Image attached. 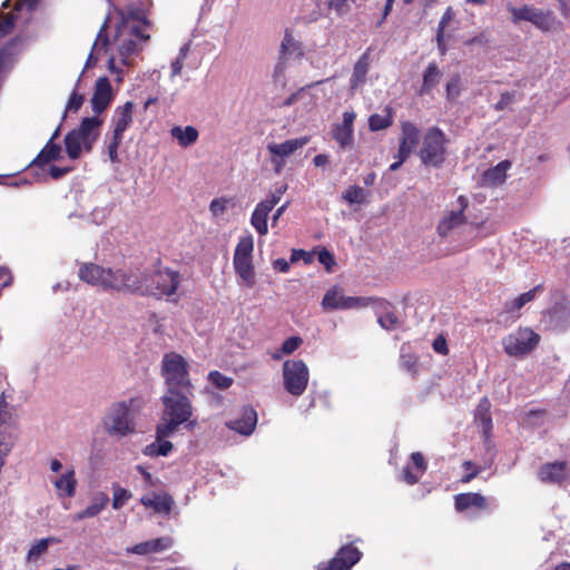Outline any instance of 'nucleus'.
<instances>
[{
	"instance_id": "1",
	"label": "nucleus",
	"mask_w": 570,
	"mask_h": 570,
	"mask_svg": "<svg viewBox=\"0 0 570 570\" xmlns=\"http://www.w3.org/2000/svg\"><path fill=\"white\" fill-rule=\"evenodd\" d=\"M161 376L166 384V392H193L194 386L189 377V365L186 358L176 353H165L161 360Z\"/></svg>"
},
{
	"instance_id": "2",
	"label": "nucleus",
	"mask_w": 570,
	"mask_h": 570,
	"mask_svg": "<svg viewBox=\"0 0 570 570\" xmlns=\"http://www.w3.org/2000/svg\"><path fill=\"white\" fill-rule=\"evenodd\" d=\"M141 397H130L112 404L107 414L106 428L110 434L125 436L135 431V416L142 409Z\"/></svg>"
},
{
	"instance_id": "3",
	"label": "nucleus",
	"mask_w": 570,
	"mask_h": 570,
	"mask_svg": "<svg viewBox=\"0 0 570 570\" xmlns=\"http://www.w3.org/2000/svg\"><path fill=\"white\" fill-rule=\"evenodd\" d=\"M101 120L97 117H86L81 120L79 127L69 131L65 137L66 153L70 159H78L81 151H91L94 144L98 139V128Z\"/></svg>"
},
{
	"instance_id": "4",
	"label": "nucleus",
	"mask_w": 570,
	"mask_h": 570,
	"mask_svg": "<svg viewBox=\"0 0 570 570\" xmlns=\"http://www.w3.org/2000/svg\"><path fill=\"white\" fill-rule=\"evenodd\" d=\"M448 138L442 129L436 126L428 128L417 150V156L422 165L426 167L440 168L446 160Z\"/></svg>"
},
{
	"instance_id": "5",
	"label": "nucleus",
	"mask_w": 570,
	"mask_h": 570,
	"mask_svg": "<svg viewBox=\"0 0 570 570\" xmlns=\"http://www.w3.org/2000/svg\"><path fill=\"white\" fill-rule=\"evenodd\" d=\"M180 285V274L176 271L164 268L156 269L153 274H145L138 278V294L157 297L170 296Z\"/></svg>"
},
{
	"instance_id": "6",
	"label": "nucleus",
	"mask_w": 570,
	"mask_h": 570,
	"mask_svg": "<svg viewBox=\"0 0 570 570\" xmlns=\"http://www.w3.org/2000/svg\"><path fill=\"white\" fill-rule=\"evenodd\" d=\"M540 335L529 327H519L502 338L504 352L511 357H524L539 344Z\"/></svg>"
},
{
	"instance_id": "7",
	"label": "nucleus",
	"mask_w": 570,
	"mask_h": 570,
	"mask_svg": "<svg viewBox=\"0 0 570 570\" xmlns=\"http://www.w3.org/2000/svg\"><path fill=\"white\" fill-rule=\"evenodd\" d=\"M309 371L302 360H287L283 364L284 389L293 396H301L306 391Z\"/></svg>"
},
{
	"instance_id": "8",
	"label": "nucleus",
	"mask_w": 570,
	"mask_h": 570,
	"mask_svg": "<svg viewBox=\"0 0 570 570\" xmlns=\"http://www.w3.org/2000/svg\"><path fill=\"white\" fill-rule=\"evenodd\" d=\"M511 19L514 23L528 21L534 24L539 30L549 32L556 29L559 21L551 10H541L532 6L510 7Z\"/></svg>"
},
{
	"instance_id": "9",
	"label": "nucleus",
	"mask_w": 570,
	"mask_h": 570,
	"mask_svg": "<svg viewBox=\"0 0 570 570\" xmlns=\"http://www.w3.org/2000/svg\"><path fill=\"white\" fill-rule=\"evenodd\" d=\"M191 396L193 392H179L178 394L166 392L161 397L164 419H173L183 424L187 422L193 416Z\"/></svg>"
},
{
	"instance_id": "10",
	"label": "nucleus",
	"mask_w": 570,
	"mask_h": 570,
	"mask_svg": "<svg viewBox=\"0 0 570 570\" xmlns=\"http://www.w3.org/2000/svg\"><path fill=\"white\" fill-rule=\"evenodd\" d=\"M135 38L141 40H148L149 36L141 31L138 26H128L122 22L116 30L114 42L117 46L119 56L121 57V63L127 65V59L136 51L137 42Z\"/></svg>"
},
{
	"instance_id": "11",
	"label": "nucleus",
	"mask_w": 570,
	"mask_h": 570,
	"mask_svg": "<svg viewBox=\"0 0 570 570\" xmlns=\"http://www.w3.org/2000/svg\"><path fill=\"white\" fill-rule=\"evenodd\" d=\"M284 191L285 188H276L275 191L256 205L250 217V224L261 236H265L268 233V215L279 203Z\"/></svg>"
},
{
	"instance_id": "12",
	"label": "nucleus",
	"mask_w": 570,
	"mask_h": 570,
	"mask_svg": "<svg viewBox=\"0 0 570 570\" xmlns=\"http://www.w3.org/2000/svg\"><path fill=\"white\" fill-rule=\"evenodd\" d=\"M541 483L562 487L570 483V468L567 461H553L542 464L537 471Z\"/></svg>"
},
{
	"instance_id": "13",
	"label": "nucleus",
	"mask_w": 570,
	"mask_h": 570,
	"mask_svg": "<svg viewBox=\"0 0 570 570\" xmlns=\"http://www.w3.org/2000/svg\"><path fill=\"white\" fill-rule=\"evenodd\" d=\"M104 289L116 292H128L136 294L138 286V277L127 274L122 269L105 268V276L102 281Z\"/></svg>"
},
{
	"instance_id": "14",
	"label": "nucleus",
	"mask_w": 570,
	"mask_h": 570,
	"mask_svg": "<svg viewBox=\"0 0 570 570\" xmlns=\"http://www.w3.org/2000/svg\"><path fill=\"white\" fill-rule=\"evenodd\" d=\"M371 298L344 296L337 286L330 288L322 299L325 309H350L367 306Z\"/></svg>"
},
{
	"instance_id": "15",
	"label": "nucleus",
	"mask_w": 570,
	"mask_h": 570,
	"mask_svg": "<svg viewBox=\"0 0 570 570\" xmlns=\"http://www.w3.org/2000/svg\"><path fill=\"white\" fill-rule=\"evenodd\" d=\"M361 557L362 552L353 543H347L341 547L335 557L320 570H350Z\"/></svg>"
},
{
	"instance_id": "16",
	"label": "nucleus",
	"mask_w": 570,
	"mask_h": 570,
	"mask_svg": "<svg viewBox=\"0 0 570 570\" xmlns=\"http://www.w3.org/2000/svg\"><path fill=\"white\" fill-rule=\"evenodd\" d=\"M309 141L308 136L295 138V139H288L282 144H269L267 146L268 151L274 156L272 158V163L275 166V171L281 173L283 163L278 160L277 158H284L292 154H294L299 148H303L305 145H307Z\"/></svg>"
},
{
	"instance_id": "17",
	"label": "nucleus",
	"mask_w": 570,
	"mask_h": 570,
	"mask_svg": "<svg viewBox=\"0 0 570 570\" xmlns=\"http://www.w3.org/2000/svg\"><path fill=\"white\" fill-rule=\"evenodd\" d=\"M356 118L355 112L345 111L343 112V120L340 124L332 126V138L340 145L341 148L345 149L353 145L354 141V120Z\"/></svg>"
},
{
	"instance_id": "18",
	"label": "nucleus",
	"mask_w": 570,
	"mask_h": 570,
	"mask_svg": "<svg viewBox=\"0 0 570 570\" xmlns=\"http://www.w3.org/2000/svg\"><path fill=\"white\" fill-rule=\"evenodd\" d=\"M9 396L7 391L0 394V440L12 442L10 431L16 425L17 414L14 406L7 401Z\"/></svg>"
},
{
	"instance_id": "19",
	"label": "nucleus",
	"mask_w": 570,
	"mask_h": 570,
	"mask_svg": "<svg viewBox=\"0 0 570 570\" xmlns=\"http://www.w3.org/2000/svg\"><path fill=\"white\" fill-rule=\"evenodd\" d=\"M112 100V88L107 77H100L95 83L94 95L91 97V107L94 112H104Z\"/></svg>"
},
{
	"instance_id": "20",
	"label": "nucleus",
	"mask_w": 570,
	"mask_h": 570,
	"mask_svg": "<svg viewBox=\"0 0 570 570\" xmlns=\"http://www.w3.org/2000/svg\"><path fill=\"white\" fill-rule=\"evenodd\" d=\"M454 508L458 512L474 510L478 512L489 510L488 499L478 492H464L454 497Z\"/></svg>"
},
{
	"instance_id": "21",
	"label": "nucleus",
	"mask_w": 570,
	"mask_h": 570,
	"mask_svg": "<svg viewBox=\"0 0 570 570\" xmlns=\"http://www.w3.org/2000/svg\"><path fill=\"white\" fill-rule=\"evenodd\" d=\"M257 425V413L252 406H244L237 419L226 422V426L242 435H250Z\"/></svg>"
},
{
	"instance_id": "22",
	"label": "nucleus",
	"mask_w": 570,
	"mask_h": 570,
	"mask_svg": "<svg viewBox=\"0 0 570 570\" xmlns=\"http://www.w3.org/2000/svg\"><path fill=\"white\" fill-rule=\"evenodd\" d=\"M377 322L386 331L396 330L401 322L397 315L392 311V305L385 299H375Z\"/></svg>"
},
{
	"instance_id": "23",
	"label": "nucleus",
	"mask_w": 570,
	"mask_h": 570,
	"mask_svg": "<svg viewBox=\"0 0 570 570\" xmlns=\"http://www.w3.org/2000/svg\"><path fill=\"white\" fill-rule=\"evenodd\" d=\"M466 216L462 210H449L440 219L436 226V233L440 237H446L461 225L465 224Z\"/></svg>"
},
{
	"instance_id": "24",
	"label": "nucleus",
	"mask_w": 570,
	"mask_h": 570,
	"mask_svg": "<svg viewBox=\"0 0 570 570\" xmlns=\"http://www.w3.org/2000/svg\"><path fill=\"white\" fill-rule=\"evenodd\" d=\"M511 166L512 163L505 159L485 170L482 174L483 185L487 187H495L502 185L507 179V171L511 168Z\"/></svg>"
},
{
	"instance_id": "25",
	"label": "nucleus",
	"mask_w": 570,
	"mask_h": 570,
	"mask_svg": "<svg viewBox=\"0 0 570 570\" xmlns=\"http://www.w3.org/2000/svg\"><path fill=\"white\" fill-rule=\"evenodd\" d=\"M134 102L126 101L124 105L118 106L112 116L114 130L118 132H125L132 124L134 116Z\"/></svg>"
},
{
	"instance_id": "26",
	"label": "nucleus",
	"mask_w": 570,
	"mask_h": 570,
	"mask_svg": "<svg viewBox=\"0 0 570 570\" xmlns=\"http://www.w3.org/2000/svg\"><path fill=\"white\" fill-rule=\"evenodd\" d=\"M173 546V540L169 537L156 538L134 546L128 551L135 554L144 556L156 553L169 549Z\"/></svg>"
},
{
	"instance_id": "27",
	"label": "nucleus",
	"mask_w": 570,
	"mask_h": 570,
	"mask_svg": "<svg viewBox=\"0 0 570 570\" xmlns=\"http://www.w3.org/2000/svg\"><path fill=\"white\" fill-rule=\"evenodd\" d=\"M233 265L236 274L244 282V285L247 287H253L255 285L253 257L234 256Z\"/></svg>"
},
{
	"instance_id": "28",
	"label": "nucleus",
	"mask_w": 570,
	"mask_h": 570,
	"mask_svg": "<svg viewBox=\"0 0 570 570\" xmlns=\"http://www.w3.org/2000/svg\"><path fill=\"white\" fill-rule=\"evenodd\" d=\"M79 278L94 286H102L105 276V267L99 266L95 263H83L79 267Z\"/></svg>"
},
{
	"instance_id": "29",
	"label": "nucleus",
	"mask_w": 570,
	"mask_h": 570,
	"mask_svg": "<svg viewBox=\"0 0 570 570\" xmlns=\"http://www.w3.org/2000/svg\"><path fill=\"white\" fill-rule=\"evenodd\" d=\"M370 68V49H367L356 61L353 67V72L350 79L351 89H356L362 86L365 80Z\"/></svg>"
},
{
	"instance_id": "30",
	"label": "nucleus",
	"mask_w": 570,
	"mask_h": 570,
	"mask_svg": "<svg viewBox=\"0 0 570 570\" xmlns=\"http://www.w3.org/2000/svg\"><path fill=\"white\" fill-rule=\"evenodd\" d=\"M442 72L435 62H430L423 72L422 86L419 89V95L430 94L440 82Z\"/></svg>"
},
{
	"instance_id": "31",
	"label": "nucleus",
	"mask_w": 570,
	"mask_h": 570,
	"mask_svg": "<svg viewBox=\"0 0 570 570\" xmlns=\"http://www.w3.org/2000/svg\"><path fill=\"white\" fill-rule=\"evenodd\" d=\"M53 485L59 497L72 498L76 493L77 479L75 471L68 470L55 480Z\"/></svg>"
},
{
	"instance_id": "32",
	"label": "nucleus",
	"mask_w": 570,
	"mask_h": 570,
	"mask_svg": "<svg viewBox=\"0 0 570 570\" xmlns=\"http://www.w3.org/2000/svg\"><path fill=\"white\" fill-rule=\"evenodd\" d=\"M140 502L146 508H151L155 512L158 513L170 512L174 504L173 498L167 493H154L153 498L142 497Z\"/></svg>"
},
{
	"instance_id": "33",
	"label": "nucleus",
	"mask_w": 570,
	"mask_h": 570,
	"mask_svg": "<svg viewBox=\"0 0 570 570\" xmlns=\"http://www.w3.org/2000/svg\"><path fill=\"white\" fill-rule=\"evenodd\" d=\"M61 154V146L57 142L47 141L45 147L40 150L37 157L29 163L27 167H42L52 160H57Z\"/></svg>"
},
{
	"instance_id": "34",
	"label": "nucleus",
	"mask_w": 570,
	"mask_h": 570,
	"mask_svg": "<svg viewBox=\"0 0 570 570\" xmlns=\"http://www.w3.org/2000/svg\"><path fill=\"white\" fill-rule=\"evenodd\" d=\"M170 135L173 138L177 139L178 144L184 148L194 145L199 137V132L194 126H186L184 128L174 126L170 129Z\"/></svg>"
},
{
	"instance_id": "35",
	"label": "nucleus",
	"mask_w": 570,
	"mask_h": 570,
	"mask_svg": "<svg viewBox=\"0 0 570 570\" xmlns=\"http://www.w3.org/2000/svg\"><path fill=\"white\" fill-rule=\"evenodd\" d=\"M421 138L420 128L411 121L401 122L400 144L414 150Z\"/></svg>"
},
{
	"instance_id": "36",
	"label": "nucleus",
	"mask_w": 570,
	"mask_h": 570,
	"mask_svg": "<svg viewBox=\"0 0 570 570\" xmlns=\"http://www.w3.org/2000/svg\"><path fill=\"white\" fill-rule=\"evenodd\" d=\"M279 55L282 59L303 56L302 45L293 38L292 32L288 29L285 30Z\"/></svg>"
},
{
	"instance_id": "37",
	"label": "nucleus",
	"mask_w": 570,
	"mask_h": 570,
	"mask_svg": "<svg viewBox=\"0 0 570 570\" xmlns=\"http://www.w3.org/2000/svg\"><path fill=\"white\" fill-rule=\"evenodd\" d=\"M490 409L489 399L487 396L482 397L476 407L475 421L482 426L484 434H489L493 426Z\"/></svg>"
},
{
	"instance_id": "38",
	"label": "nucleus",
	"mask_w": 570,
	"mask_h": 570,
	"mask_svg": "<svg viewBox=\"0 0 570 570\" xmlns=\"http://www.w3.org/2000/svg\"><path fill=\"white\" fill-rule=\"evenodd\" d=\"M458 28L459 20L455 19V11L452 7H448L439 21L438 32L445 33L449 38Z\"/></svg>"
},
{
	"instance_id": "39",
	"label": "nucleus",
	"mask_w": 570,
	"mask_h": 570,
	"mask_svg": "<svg viewBox=\"0 0 570 570\" xmlns=\"http://www.w3.org/2000/svg\"><path fill=\"white\" fill-rule=\"evenodd\" d=\"M393 124V114L391 108H386V115L373 114L368 118V128L371 131L384 130Z\"/></svg>"
},
{
	"instance_id": "40",
	"label": "nucleus",
	"mask_w": 570,
	"mask_h": 570,
	"mask_svg": "<svg viewBox=\"0 0 570 570\" xmlns=\"http://www.w3.org/2000/svg\"><path fill=\"white\" fill-rule=\"evenodd\" d=\"M541 288V285L533 287L532 289L522 293L510 303L505 304V311L509 313L521 309L525 304L531 302L535 297V293Z\"/></svg>"
},
{
	"instance_id": "41",
	"label": "nucleus",
	"mask_w": 570,
	"mask_h": 570,
	"mask_svg": "<svg viewBox=\"0 0 570 570\" xmlns=\"http://www.w3.org/2000/svg\"><path fill=\"white\" fill-rule=\"evenodd\" d=\"M108 501L109 498L106 494H102L99 501H94L86 509L78 512L75 515V520H83L98 515L104 510Z\"/></svg>"
},
{
	"instance_id": "42",
	"label": "nucleus",
	"mask_w": 570,
	"mask_h": 570,
	"mask_svg": "<svg viewBox=\"0 0 570 570\" xmlns=\"http://www.w3.org/2000/svg\"><path fill=\"white\" fill-rule=\"evenodd\" d=\"M302 344L303 338L301 336H291L283 342L281 348L276 351L272 357L274 360H281L283 355H289L294 353Z\"/></svg>"
},
{
	"instance_id": "43",
	"label": "nucleus",
	"mask_w": 570,
	"mask_h": 570,
	"mask_svg": "<svg viewBox=\"0 0 570 570\" xmlns=\"http://www.w3.org/2000/svg\"><path fill=\"white\" fill-rule=\"evenodd\" d=\"M342 198L348 204H364L366 194L364 189L357 185L350 186L342 195Z\"/></svg>"
},
{
	"instance_id": "44",
	"label": "nucleus",
	"mask_w": 570,
	"mask_h": 570,
	"mask_svg": "<svg viewBox=\"0 0 570 570\" xmlns=\"http://www.w3.org/2000/svg\"><path fill=\"white\" fill-rule=\"evenodd\" d=\"M163 423L158 424L157 428H156V439L157 441H161L163 439L171 435L177 429L179 425H181L183 423H178V421H175L173 419H164L163 417Z\"/></svg>"
},
{
	"instance_id": "45",
	"label": "nucleus",
	"mask_w": 570,
	"mask_h": 570,
	"mask_svg": "<svg viewBox=\"0 0 570 570\" xmlns=\"http://www.w3.org/2000/svg\"><path fill=\"white\" fill-rule=\"evenodd\" d=\"M108 23H109V18H106V20L104 21V23L101 24V27L99 29V32H98L96 41L92 46L91 52L92 51H101V50L107 52L108 46L110 45L108 32H107L108 27H109Z\"/></svg>"
},
{
	"instance_id": "46",
	"label": "nucleus",
	"mask_w": 570,
	"mask_h": 570,
	"mask_svg": "<svg viewBox=\"0 0 570 570\" xmlns=\"http://www.w3.org/2000/svg\"><path fill=\"white\" fill-rule=\"evenodd\" d=\"M254 238L252 235H246L239 238L234 256L253 257Z\"/></svg>"
},
{
	"instance_id": "47",
	"label": "nucleus",
	"mask_w": 570,
	"mask_h": 570,
	"mask_svg": "<svg viewBox=\"0 0 570 570\" xmlns=\"http://www.w3.org/2000/svg\"><path fill=\"white\" fill-rule=\"evenodd\" d=\"M124 139V132H118L117 130H112V136L108 141L107 149L108 156L111 163H119L118 149Z\"/></svg>"
},
{
	"instance_id": "48",
	"label": "nucleus",
	"mask_w": 570,
	"mask_h": 570,
	"mask_svg": "<svg viewBox=\"0 0 570 570\" xmlns=\"http://www.w3.org/2000/svg\"><path fill=\"white\" fill-rule=\"evenodd\" d=\"M17 20V13L13 11H10L8 13H3L0 11V38L6 37L14 28Z\"/></svg>"
},
{
	"instance_id": "49",
	"label": "nucleus",
	"mask_w": 570,
	"mask_h": 570,
	"mask_svg": "<svg viewBox=\"0 0 570 570\" xmlns=\"http://www.w3.org/2000/svg\"><path fill=\"white\" fill-rule=\"evenodd\" d=\"M208 381L219 390H226L232 386L234 380L219 371H210L208 373Z\"/></svg>"
},
{
	"instance_id": "50",
	"label": "nucleus",
	"mask_w": 570,
	"mask_h": 570,
	"mask_svg": "<svg viewBox=\"0 0 570 570\" xmlns=\"http://www.w3.org/2000/svg\"><path fill=\"white\" fill-rule=\"evenodd\" d=\"M461 77L460 75H453L446 83V99L455 100L461 94Z\"/></svg>"
},
{
	"instance_id": "51",
	"label": "nucleus",
	"mask_w": 570,
	"mask_h": 570,
	"mask_svg": "<svg viewBox=\"0 0 570 570\" xmlns=\"http://www.w3.org/2000/svg\"><path fill=\"white\" fill-rule=\"evenodd\" d=\"M131 498V493L121 488V487H115L114 488V497H112V508L115 510H119L124 507L127 500Z\"/></svg>"
},
{
	"instance_id": "52",
	"label": "nucleus",
	"mask_w": 570,
	"mask_h": 570,
	"mask_svg": "<svg viewBox=\"0 0 570 570\" xmlns=\"http://www.w3.org/2000/svg\"><path fill=\"white\" fill-rule=\"evenodd\" d=\"M462 468L465 470V474L461 478V483H470L473 479H475L479 473L482 471L480 466L474 464L472 461L468 460L462 463Z\"/></svg>"
},
{
	"instance_id": "53",
	"label": "nucleus",
	"mask_w": 570,
	"mask_h": 570,
	"mask_svg": "<svg viewBox=\"0 0 570 570\" xmlns=\"http://www.w3.org/2000/svg\"><path fill=\"white\" fill-rule=\"evenodd\" d=\"M83 101H85L83 95L79 94L77 90H73L68 99L66 110L63 114V118L66 117V114L68 111L77 112L81 108Z\"/></svg>"
},
{
	"instance_id": "54",
	"label": "nucleus",
	"mask_w": 570,
	"mask_h": 570,
	"mask_svg": "<svg viewBox=\"0 0 570 570\" xmlns=\"http://www.w3.org/2000/svg\"><path fill=\"white\" fill-rule=\"evenodd\" d=\"M317 259L325 267L326 272H328V273H331L333 271V267L336 264L334 255L324 247L321 250H318Z\"/></svg>"
},
{
	"instance_id": "55",
	"label": "nucleus",
	"mask_w": 570,
	"mask_h": 570,
	"mask_svg": "<svg viewBox=\"0 0 570 570\" xmlns=\"http://www.w3.org/2000/svg\"><path fill=\"white\" fill-rule=\"evenodd\" d=\"M51 541L50 538H47V539H41L39 541H37L28 551V559L31 560V559H35L37 557H39L40 554H42L43 552H46L48 550V547H49V542Z\"/></svg>"
},
{
	"instance_id": "56",
	"label": "nucleus",
	"mask_w": 570,
	"mask_h": 570,
	"mask_svg": "<svg viewBox=\"0 0 570 570\" xmlns=\"http://www.w3.org/2000/svg\"><path fill=\"white\" fill-rule=\"evenodd\" d=\"M423 473L417 472L414 468L406 465L402 470V481L409 485H413L419 482Z\"/></svg>"
},
{
	"instance_id": "57",
	"label": "nucleus",
	"mask_w": 570,
	"mask_h": 570,
	"mask_svg": "<svg viewBox=\"0 0 570 570\" xmlns=\"http://www.w3.org/2000/svg\"><path fill=\"white\" fill-rule=\"evenodd\" d=\"M187 51H188V47L187 46L183 47L180 49L179 56L171 62V66H170L171 77H176V76L180 75L183 67H184V60L186 58Z\"/></svg>"
},
{
	"instance_id": "58",
	"label": "nucleus",
	"mask_w": 570,
	"mask_h": 570,
	"mask_svg": "<svg viewBox=\"0 0 570 570\" xmlns=\"http://www.w3.org/2000/svg\"><path fill=\"white\" fill-rule=\"evenodd\" d=\"M411 461L414 470L423 474L425 473L428 469V463L424 459V455L421 452H413L411 454Z\"/></svg>"
},
{
	"instance_id": "59",
	"label": "nucleus",
	"mask_w": 570,
	"mask_h": 570,
	"mask_svg": "<svg viewBox=\"0 0 570 570\" xmlns=\"http://www.w3.org/2000/svg\"><path fill=\"white\" fill-rule=\"evenodd\" d=\"M301 259H303L305 264H311L313 262V254L304 249H292L291 263H297Z\"/></svg>"
},
{
	"instance_id": "60",
	"label": "nucleus",
	"mask_w": 570,
	"mask_h": 570,
	"mask_svg": "<svg viewBox=\"0 0 570 570\" xmlns=\"http://www.w3.org/2000/svg\"><path fill=\"white\" fill-rule=\"evenodd\" d=\"M514 99V92L505 91L501 94L500 99L494 104V109L501 111L505 109Z\"/></svg>"
},
{
	"instance_id": "61",
	"label": "nucleus",
	"mask_w": 570,
	"mask_h": 570,
	"mask_svg": "<svg viewBox=\"0 0 570 570\" xmlns=\"http://www.w3.org/2000/svg\"><path fill=\"white\" fill-rule=\"evenodd\" d=\"M227 200L225 198H215L210 202L209 209L213 215L217 216L226 210Z\"/></svg>"
},
{
	"instance_id": "62",
	"label": "nucleus",
	"mask_w": 570,
	"mask_h": 570,
	"mask_svg": "<svg viewBox=\"0 0 570 570\" xmlns=\"http://www.w3.org/2000/svg\"><path fill=\"white\" fill-rule=\"evenodd\" d=\"M432 346H433V350L441 355H448V353H449L446 340L442 335L438 336L433 341Z\"/></svg>"
},
{
	"instance_id": "63",
	"label": "nucleus",
	"mask_w": 570,
	"mask_h": 570,
	"mask_svg": "<svg viewBox=\"0 0 570 570\" xmlns=\"http://www.w3.org/2000/svg\"><path fill=\"white\" fill-rule=\"evenodd\" d=\"M71 167H58V166H51L49 168V174L53 179H60L63 176H66L68 173L71 171Z\"/></svg>"
},
{
	"instance_id": "64",
	"label": "nucleus",
	"mask_w": 570,
	"mask_h": 570,
	"mask_svg": "<svg viewBox=\"0 0 570 570\" xmlns=\"http://www.w3.org/2000/svg\"><path fill=\"white\" fill-rule=\"evenodd\" d=\"M174 445L170 441L161 440L158 441L157 451L158 456H167L169 452L173 450Z\"/></svg>"
}]
</instances>
